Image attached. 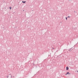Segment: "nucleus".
<instances>
[{
	"instance_id": "obj_3",
	"label": "nucleus",
	"mask_w": 78,
	"mask_h": 78,
	"mask_svg": "<svg viewBox=\"0 0 78 78\" xmlns=\"http://www.w3.org/2000/svg\"><path fill=\"white\" fill-rule=\"evenodd\" d=\"M22 2H23V3H26V2H23V1H22Z\"/></svg>"
},
{
	"instance_id": "obj_1",
	"label": "nucleus",
	"mask_w": 78,
	"mask_h": 78,
	"mask_svg": "<svg viewBox=\"0 0 78 78\" xmlns=\"http://www.w3.org/2000/svg\"><path fill=\"white\" fill-rule=\"evenodd\" d=\"M69 69V67H66V70H67Z\"/></svg>"
},
{
	"instance_id": "obj_2",
	"label": "nucleus",
	"mask_w": 78,
	"mask_h": 78,
	"mask_svg": "<svg viewBox=\"0 0 78 78\" xmlns=\"http://www.w3.org/2000/svg\"><path fill=\"white\" fill-rule=\"evenodd\" d=\"M70 74V73H69V72H67V73L66 74V75H67V74Z\"/></svg>"
},
{
	"instance_id": "obj_6",
	"label": "nucleus",
	"mask_w": 78,
	"mask_h": 78,
	"mask_svg": "<svg viewBox=\"0 0 78 78\" xmlns=\"http://www.w3.org/2000/svg\"><path fill=\"white\" fill-rule=\"evenodd\" d=\"M68 17H70V16H68Z\"/></svg>"
},
{
	"instance_id": "obj_4",
	"label": "nucleus",
	"mask_w": 78,
	"mask_h": 78,
	"mask_svg": "<svg viewBox=\"0 0 78 78\" xmlns=\"http://www.w3.org/2000/svg\"><path fill=\"white\" fill-rule=\"evenodd\" d=\"M10 9H11V7H10Z\"/></svg>"
},
{
	"instance_id": "obj_5",
	"label": "nucleus",
	"mask_w": 78,
	"mask_h": 78,
	"mask_svg": "<svg viewBox=\"0 0 78 78\" xmlns=\"http://www.w3.org/2000/svg\"><path fill=\"white\" fill-rule=\"evenodd\" d=\"M66 20H67V18H66Z\"/></svg>"
}]
</instances>
